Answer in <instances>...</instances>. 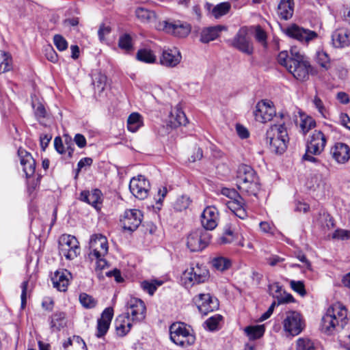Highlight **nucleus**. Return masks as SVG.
Instances as JSON below:
<instances>
[{"mask_svg":"<svg viewBox=\"0 0 350 350\" xmlns=\"http://www.w3.org/2000/svg\"><path fill=\"white\" fill-rule=\"evenodd\" d=\"M291 56L286 51H281L278 56V63L286 68L294 78L300 81L309 79L312 67L308 58L296 47L291 49Z\"/></svg>","mask_w":350,"mask_h":350,"instance_id":"nucleus-1","label":"nucleus"},{"mask_svg":"<svg viewBox=\"0 0 350 350\" xmlns=\"http://www.w3.org/2000/svg\"><path fill=\"white\" fill-rule=\"evenodd\" d=\"M347 323V311L344 306L336 303L327 308L323 316L321 323V330L331 334L338 329H342Z\"/></svg>","mask_w":350,"mask_h":350,"instance_id":"nucleus-2","label":"nucleus"},{"mask_svg":"<svg viewBox=\"0 0 350 350\" xmlns=\"http://www.w3.org/2000/svg\"><path fill=\"white\" fill-rule=\"evenodd\" d=\"M237 187L248 195L256 196L260 190L258 177L250 165H241L237 170Z\"/></svg>","mask_w":350,"mask_h":350,"instance_id":"nucleus-3","label":"nucleus"},{"mask_svg":"<svg viewBox=\"0 0 350 350\" xmlns=\"http://www.w3.org/2000/svg\"><path fill=\"white\" fill-rule=\"evenodd\" d=\"M265 140L271 152L278 154H283L289 140L286 128L283 124L271 125L267 131Z\"/></svg>","mask_w":350,"mask_h":350,"instance_id":"nucleus-4","label":"nucleus"},{"mask_svg":"<svg viewBox=\"0 0 350 350\" xmlns=\"http://www.w3.org/2000/svg\"><path fill=\"white\" fill-rule=\"evenodd\" d=\"M89 248V258L92 260H96V267L98 269H105L107 265L105 257L109 250L107 237L101 234H92L90 239Z\"/></svg>","mask_w":350,"mask_h":350,"instance_id":"nucleus-5","label":"nucleus"},{"mask_svg":"<svg viewBox=\"0 0 350 350\" xmlns=\"http://www.w3.org/2000/svg\"><path fill=\"white\" fill-rule=\"evenodd\" d=\"M170 337L176 345L185 349L193 345L196 341L191 328L182 322H176L170 325Z\"/></svg>","mask_w":350,"mask_h":350,"instance_id":"nucleus-6","label":"nucleus"},{"mask_svg":"<svg viewBox=\"0 0 350 350\" xmlns=\"http://www.w3.org/2000/svg\"><path fill=\"white\" fill-rule=\"evenodd\" d=\"M282 325L284 331L286 334L295 336L299 334L304 330L305 322L299 312L290 310L284 313Z\"/></svg>","mask_w":350,"mask_h":350,"instance_id":"nucleus-7","label":"nucleus"},{"mask_svg":"<svg viewBox=\"0 0 350 350\" xmlns=\"http://www.w3.org/2000/svg\"><path fill=\"white\" fill-rule=\"evenodd\" d=\"M208 278V271L205 267L192 265L183 272L181 281L186 288H189L194 284L203 283Z\"/></svg>","mask_w":350,"mask_h":350,"instance_id":"nucleus-8","label":"nucleus"},{"mask_svg":"<svg viewBox=\"0 0 350 350\" xmlns=\"http://www.w3.org/2000/svg\"><path fill=\"white\" fill-rule=\"evenodd\" d=\"M211 235L202 228L191 231L187 237V246L191 252H199L209 244Z\"/></svg>","mask_w":350,"mask_h":350,"instance_id":"nucleus-9","label":"nucleus"},{"mask_svg":"<svg viewBox=\"0 0 350 350\" xmlns=\"http://www.w3.org/2000/svg\"><path fill=\"white\" fill-rule=\"evenodd\" d=\"M59 253L67 260H73L80 253L79 243L75 237L63 234L59 239Z\"/></svg>","mask_w":350,"mask_h":350,"instance_id":"nucleus-10","label":"nucleus"},{"mask_svg":"<svg viewBox=\"0 0 350 350\" xmlns=\"http://www.w3.org/2000/svg\"><path fill=\"white\" fill-rule=\"evenodd\" d=\"M283 31L288 37L304 44H308L319 37L316 31L304 28L295 23L287 26Z\"/></svg>","mask_w":350,"mask_h":350,"instance_id":"nucleus-11","label":"nucleus"},{"mask_svg":"<svg viewBox=\"0 0 350 350\" xmlns=\"http://www.w3.org/2000/svg\"><path fill=\"white\" fill-rule=\"evenodd\" d=\"M150 185L149 181L142 175L133 178L129 184V189L131 193L139 200L146 199L150 191Z\"/></svg>","mask_w":350,"mask_h":350,"instance_id":"nucleus-12","label":"nucleus"},{"mask_svg":"<svg viewBox=\"0 0 350 350\" xmlns=\"http://www.w3.org/2000/svg\"><path fill=\"white\" fill-rule=\"evenodd\" d=\"M275 115V109L270 100H262L256 105L254 116L256 121L265 123L270 121Z\"/></svg>","mask_w":350,"mask_h":350,"instance_id":"nucleus-13","label":"nucleus"},{"mask_svg":"<svg viewBox=\"0 0 350 350\" xmlns=\"http://www.w3.org/2000/svg\"><path fill=\"white\" fill-rule=\"evenodd\" d=\"M193 300L199 311L204 315L219 308L218 299L209 293H200L196 296Z\"/></svg>","mask_w":350,"mask_h":350,"instance_id":"nucleus-14","label":"nucleus"},{"mask_svg":"<svg viewBox=\"0 0 350 350\" xmlns=\"http://www.w3.org/2000/svg\"><path fill=\"white\" fill-rule=\"evenodd\" d=\"M232 46L244 53L251 55L253 53V45L247 27L239 29L233 38Z\"/></svg>","mask_w":350,"mask_h":350,"instance_id":"nucleus-15","label":"nucleus"},{"mask_svg":"<svg viewBox=\"0 0 350 350\" xmlns=\"http://www.w3.org/2000/svg\"><path fill=\"white\" fill-rule=\"evenodd\" d=\"M161 25L165 32L179 38L187 36L191 31L189 24L180 21H165Z\"/></svg>","mask_w":350,"mask_h":350,"instance_id":"nucleus-16","label":"nucleus"},{"mask_svg":"<svg viewBox=\"0 0 350 350\" xmlns=\"http://www.w3.org/2000/svg\"><path fill=\"white\" fill-rule=\"evenodd\" d=\"M219 214L217 208L214 206L206 207L201 214L200 221L202 229L213 230L218 225Z\"/></svg>","mask_w":350,"mask_h":350,"instance_id":"nucleus-17","label":"nucleus"},{"mask_svg":"<svg viewBox=\"0 0 350 350\" xmlns=\"http://www.w3.org/2000/svg\"><path fill=\"white\" fill-rule=\"evenodd\" d=\"M126 315L132 317V320L142 321L146 317V308L144 302L140 299L131 297L126 304Z\"/></svg>","mask_w":350,"mask_h":350,"instance_id":"nucleus-18","label":"nucleus"},{"mask_svg":"<svg viewBox=\"0 0 350 350\" xmlns=\"http://www.w3.org/2000/svg\"><path fill=\"white\" fill-rule=\"evenodd\" d=\"M327 143V138L320 131H313L308 137L306 149L314 154H321Z\"/></svg>","mask_w":350,"mask_h":350,"instance_id":"nucleus-19","label":"nucleus"},{"mask_svg":"<svg viewBox=\"0 0 350 350\" xmlns=\"http://www.w3.org/2000/svg\"><path fill=\"white\" fill-rule=\"evenodd\" d=\"M143 215L139 210H126L120 220L122 227L125 230L130 232L135 231L140 225L142 221Z\"/></svg>","mask_w":350,"mask_h":350,"instance_id":"nucleus-20","label":"nucleus"},{"mask_svg":"<svg viewBox=\"0 0 350 350\" xmlns=\"http://www.w3.org/2000/svg\"><path fill=\"white\" fill-rule=\"evenodd\" d=\"M180 52L176 48L163 49L159 57L161 65L167 68H174L181 62Z\"/></svg>","mask_w":350,"mask_h":350,"instance_id":"nucleus-21","label":"nucleus"},{"mask_svg":"<svg viewBox=\"0 0 350 350\" xmlns=\"http://www.w3.org/2000/svg\"><path fill=\"white\" fill-rule=\"evenodd\" d=\"M330 154L338 163H346L350 159V147L347 144L337 142L331 148Z\"/></svg>","mask_w":350,"mask_h":350,"instance_id":"nucleus-22","label":"nucleus"},{"mask_svg":"<svg viewBox=\"0 0 350 350\" xmlns=\"http://www.w3.org/2000/svg\"><path fill=\"white\" fill-rule=\"evenodd\" d=\"M18 155L20 158L21 165L27 178L32 176L36 170V162L30 153L25 150L19 148Z\"/></svg>","mask_w":350,"mask_h":350,"instance_id":"nucleus-23","label":"nucleus"},{"mask_svg":"<svg viewBox=\"0 0 350 350\" xmlns=\"http://www.w3.org/2000/svg\"><path fill=\"white\" fill-rule=\"evenodd\" d=\"M71 278V273L68 270H57L51 277L53 286L59 291L65 292L67 290Z\"/></svg>","mask_w":350,"mask_h":350,"instance_id":"nucleus-24","label":"nucleus"},{"mask_svg":"<svg viewBox=\"0 0 350 350\" xmlns=\"http://www.w3.org/2000/svg\"><path fill=\"white\" fill-rule=\"evenodd\" d=\"M332 44L335 48H344L350 45V32L345 28L336 29L332 34Z\"/></svg>","mask_w":350,"mask_h":350,"instance_id":"nucleus-25","label":"nucleus"},{"mask_svg":"<svg viewBox=\"0 0 350 350\" xmlns=\"http://www.w3.org/2000/svg\"><path fill=\"white\" fill-rule=\"evenodd\" d=\"M133 320L129 315L120 314L115 321L116 334L119 336H126L133 326Z\"/></svg>","mask_w":350,"mask_h":350,"instance_id":"nucleus-26","label":"nucleus"},{"mask_svg":"<svg viewBox=\"0 0 350 350\" xmlns=\"http://www.w3.org/2000/svg\"><path fill=\"white\" fill-rule=\"evenodd\" d=\"M228 208L234 215L240 219H244L247 217V213L245 208V202L240 196L239 199H234L226 202Z\"/></svg>","mask_w":350,"mask_h":350,"instance_id":"nucleus-27","label":"nucleus"},{"mask_svg":"<svg viewBox=\"0 0 350 350\" xmlns=\"http://www.w3.org/2000/svg\"><path fill=\"white\" fill-rule=\"evenodd\" d=\"M60 350H87V347L80 336H72L63 342Z\"/></svg>","mask_w":350,"mask_h":350,"instance_id":"nucleus-28","label":"nucleus"},{"mask_svg":"<svg viewBox=\"0 0 350 350\" xmlns=\"http://www.w3.org/2000/svg\"><path fill=\"white\" fill-rule=\"evenodd\" d=\"M294 3L293 0H281L278 6V14L284 19L291 18L293 14Z\"/></svg>","mask_w":350,"mask_h":350,"instance_id":"nucleus-29","label":"nucleus"},{"mask_svg":"<svg viewBox=\"0 0 350 350\" xmlns=\"http://www.w3.org/2000/svg\"><path fill=\"white\" fill-rule=\"evenodd\" d=\"M100 197L101 192L99 189H94L91 192L84 191L81 193L80 200L97 208L98 204L100 203Z\"/></svg>","mask_w":350,"mask_h":350,"instance_id":"nucleus-30","label":"nucleus"},{"mask_svg":"<svg viewBox=\"0 0 350 350\" xmlns=\"http://www.w3.org/2000/svg\"><path fill=\"white\" fill-rule=\"evenodd\" d=\"M187 122V119L182 110L174 109L171 111L169 119V124L171 127L176 128L180 125H185Z\"/></svg>","mask_w":350,"mask_h":350,"instance_id":"nucleus-31","label":"nucleus"},{"mask_svg":"<svg viewBox=\"0 0 350 350\" xmlns=\"http://www.w3.org/2000/svg\"><path fill=\"white\" fill-rule=\"evenodd\" d=\"M144 126L143 116L137 112H133L129 115L127 119V129L132 133L137 132Z\"/></svg>","mask_w":350,"mask_h":350,"instance_id":"nucleus-32","label":"nucleus"},{"mask_svg":"<svg viewBox=\"0 0 350 350\" xmlns=\"http://www.w3.org/2000/svg\"><path fill=\"white\" fill-rule=\"evenodd\" d=\"M221 30V27L218 25L215 27H211L204 29L202 31L200 40L204 43H207L210 41L215 40Z\"/></svg>","mask_w":350,"mask_h":350,"instance_id":"nucleus-33","label":"nucleus"},{"mask_svg":"<svg viewBox=\"0 0 350 350\" xmlns=\"http://www.w3.org/2000/svg\"><path fill=\"white\" fill-rule=\"evenodd\" d=\"M244 331L249 340H254L263 336L265 328L263 325H250L246 327Z\"/></svg>","mask_w":350,"mask_h":350,"instance_id":"nucleus-34","label":"nucleus"},{"mask_svg":"<svg viewBox=\"0 0 350 350\" xmlns=\"http://www.w3.org/2000/svg\"><path fill=\"white\" fill-rule=\"evenodd\" d=\"M135 15L142 23H152L156 18L154 12L142 7H139L135 10Z\"/></svg>","mask_w":350,"mask_h":350,"instance_id":"nucleus-35","label":"nucleus"},{"mask_svg":"<svg viewBox=\"0 0 350 350\" xmlns=\"http://www.w3.org/2000/svg\"><path fill=\"white\" fill-rule=\"evenodd\" d=\"M223 320V317L221 314H215L209 317L204 323V327L206 329L214 332L220 328L221 322Z\"/></svg>","mask_w":350,"mask_h":350,"instance_id":"nucleus-36","label":"nucleus"},{"mask_svg":"<svg viewBox=\"0 0 350 350\" xmlns=\"http://www.w3.org/2000/svg\"><path fill=\"white\" fill-rule=\"evenodd\" d=\"M66 325V314L64 312H59L55 313L51 321V327L53 329L59 330Z\"/></svg>","mask_w":350,"mask_h":350,"instance_id":"nucleus-37","label":"nucleus"},{"mask_svg":"<svg viewBox=\"0 0 350 350\" xmlns=\"http://www.w3.org/2000/svg\"><path fill=\"white\" fill-rule=\"evenodd\" d=\"M137 59L139 61L151 64L156 61V56L151 50L143 49L138 51L137 53Z\"/></svg>","mask_w":350,"mask_h":350,"instance_id":"nucleus-38","label":"nucleus"},{"mask_svg":"<svg viewBox=\"0 0 350 350\" xmlns=\"http://www.w3.org/2000/svg\"><path fill=\"white\" fill-rule=\"evenodd\" d=\"M231 8V5L228 2H223L215 5L212 10V14L215 18L220 17L228 14Z\"/></svg>","mask_w":350,"mask_h":350,"instance_id":"nucleus-39","label":"nucleus"},{"mask_svg":"<svg viewBox=\"0 0 350 350\" xmlns=\"http://www.w3.org/2000/svg\"><path fill=\"white\" fill-rule=\"evenodd\" d=\"M163 282L159 280H144L141 282L140 286L142 288L147 292L149 295H152L157 287L162 285Z\"/></svg>","mask_w":350,"mask_h":350,"instance_id":"nucleus-40","label":"nucleus"},{"mask_svg":"<svg viewBox=\"0 0 350 350\" xmlns=\"http://www.w3.org/2000/svg\"><path fill=\"white\" fill-rule=\"evenodd\" d=\"M317 63L327 70L331 66L330 58L328 54L323 50H320L317 52Z\"/></svg>","mask_w":350,"mask_h":350,"instance_id":"nucleus-41","label":"nucleus"},{"mask_svg":"<svg viewBox=\"0 0 350 350\" xmlns=\"http://www.w3.org/2000/svg\"><path fill=\"white\" fill-rule=\"evenodd\" d=\"M12 68V59L10 55L5 52L0 53V73H3Z\"/></svg>","mask_w":350,"mask_h":350,"instance_id":"nucleus-42","label":"nucleus"},{"mask_svg":"<svg viewBox=\"0 0 350 350\" xmlns=\"http://www.w3.org/2000/svg\"><path fill=\"white\" fill-rule=\"evenodd\" d=\"M231 265V262L229 259L220 256L215 258L213 260V266L217 270L224 271L228 269Z\"/></svg>","mask_w":350,"mask_h":350,"instance_id":"nucleus-43","label":"nucleus"},{"mask_svg":"<svg viewBox=\"0 0 350 350\" xmlns=\"http://www.w3.org/2000/svg\"><path fill=\"white\" fill-rule=\"evenodd\" d=\"M296 350H316L314 342L308 338H300L297 340Z\"/></svg>","mask_w":350,"mask_h":350,"instance_id":"nucleus-44","label":"nucleus"},{"mask_svg":"<svg viewBox=\"0 0 350 350\" xmlns=\"http://www.w3.org/2000/svg\"><path fill=\"white\" fill-rule=\"evenodd\" d=\"M79 301L81 305L86 308H93L97 304V301L86 293L80 294Z\"/></svg>","mask_w":350,"mask_h":350,"instance_id":"nucleus-45","label":"nucleus"},{"mask_svg":"<svg viewBox=\"0 0 350 350\" xmlns=\"http://www.w3.org/2000/svg\"><path fill=\"white\" fill-rule=\"evenodd\" d=\"M189 204V198L187 196H182L176 199L174 204V208L178 211H182L187 209Z\"/></svg>","mask_w":350,"mask_h":350,"instance_id":"nucleus-46","label":"nucleus"},{"mask_svg":"<svg viewBox=\"0 0 350 350\" xmlns=\"http://www.w3.org/2000/svg\"><path fill=\"white\" fill-rule=\"evenodd\" d=\"M118 45L122 49L126 51H130L133 48L131 37L126 33L121 36L119 38Z\"/></svg>","mask_w":350,"mask_h":350,"instance_id":"nucleus-47","label":"nucleus"},{"mask_svg":"<svg viewBox=\"0 0 350 350\" xmlns=\"http://www.w3.org/2000/svg\"><path fill=\"white\" fill-rule=\"evenodd\" d=\"M254 37L257 42H258L263 46H267V36L265 30L259 25L255 27Z\"/></svg>","mask_w":350,"mask_h":350,"instance_id":"nucleus-48","label":"nucleus"},{"mask_svg":"<svg viewBox=\"0 0 350 350\" xmlns=\"http://www.w3.org/2000/svg\"><path fill=\"white\" fill-rule=\"evenodd\" d=\"M53 43L59 51L67 49L68 44L66 39L59 34H56L53 37Z\"/></svg>","mask_w":350,"mask_h":350,"instance_id":"nucleus-49","label":"nucleus"},{"mask_svg":"<svg viewBox=\"0 0 350 350\" xmlns=\"http://www.w3.org/2000/svg\"><path fill=\"white\" fill-rule=\"evenodd\" d=\"M110 323L107 322L105 321L101 320L100 319L98 320L97 323V334L96 336L98 337H102L104 336L107 332L108 331V329L109 327Z\"/></svg>","mask_w":350,"mask_h":350,"instance_id":"nucleus-50","label":"nucleus"},{"mask_svg":"<svg viewBox=\"0 0 350 350\" xmlns=\"http://www.w3.org/2000/svg\"><path fill=\"white\" fill-rule=\"evenodd\" d=\"M316 125L314 120L312 118H306L303 120L300 126L304 133L306 134L308 133L312 128H314Z\"/></svg>","mask_w":350,"mask_h":350,"instance_id":"nucleus-51","label":"nucleus"},{"mask_svg":"<svg viewBox=\"0 0 350 350\" xmlns=\"http://www.w3.org/2000/svg\"><path fill=\"white\" fill-rule=\"evenodd\" d=\"M44 54L49 61L53 63L57 62V54L51 45L45 46Z\"/></svg>","mask_w":350,"mask_h":350,"instance_id":"nucleus-52","label":"nucleus"},{"mask_svg":"<svg viewBox=\"0 0 350 350\" xmlns=\"http://www.w3.org/2000/svg\"><path fill=\"white\" fill-rule=\"evenodd\" d=\"M221 193L228 198L229 200H232L235 198L239 199L241 196L235 189L229 188H223L221 190Z\"/></svg>","mask_w":350,"mask_h":350,"instance_id":"nucleus-53","label":"nucleus"},{"mask_svg":"<svg viewBox=\"0 0 350 350\" xmlns=\"http://www.w3.org/2000/svg\"><path fill=\"white\" fill-rule=\"evenodd\" d=\"M34 113L38 119L44 118L46 114L44 105L41 103L33 104Z\"/></svg>","mask_w":350,"mask_h":350,"instance_id":"nucleus-54","label":"nucleus"},{"mask_svg":"<svg viewBox=\"0 0 350 350\" xmlns=\"http://www.w3.org/2000/svg\"><path fill=\"white\" fill-rule=\"evenodd\" d=\"M317 155V154H314L312 152H310L308 151V149H306V153L303 155L302 159L305 161L314 163L316 165H319L321 163L318 158L314 157Z\"/></svg>","mask_w":350,"mask_h":350,"instance_id":"nucleus-55","label":"nucleus"},{"mask_svg":"<svg viewBox=\"0 0 350 350\" xmlns=\"http://www.w3.org/2000/svg\"><path fill=\"white\" fill-rule=\"evenodd\" d=\"M291 287L293 291L298 293L300 295H304L306 293L304 283L301 281H291Z\"/></svg>","mask_w":350,"mask_h":350,"instance_id":"nucleus-56","label":"nucleus"},{"mask_svg":"<svg viewBox=\"0 0 350 350\" xmlns=\"http://www.w3.org/2000/svg\"><path fill=\"white\" fill-rule=\"evenodd\" d=\"M334 239L346 240L350 239V230L339 229L336 230L333 234Z\"/></svg>","mask_w":350,"mask_h":350,"instance_id":"nucleus-57","label":"nucleus"},{"mask_svg":"<svg viewBox=\"0 0 350 350\" xmlns=\"http://www.w3.org/2000/svg\"><path fill=\"white\" fill-rule=\"evenodd\" d=\"M106 81V77L104 75H99L98 78H96L93 81V84L95 88H97L99 91H103L105 88Z\"/></svg>","mask_w":350,"mask_h":350,"instance_id":"nucleus-58","label":"nucleus"},{"mask_svg":"<svg viewBox=\"0 0 350 350\" xmlns=\"http://www.w3.org/2000/svg\"><path fill=\"white\" fill-rule=\"evenodd\" d=\"M27 286H28V281L23 282V283L21 284L22 292H21V308H24L26 305Z\"/></svg>","mask_w":350,"mask_h":350,"instance_id":"nucleus-59","label":"nucleus"},{"mask_svg":"<svg viewBox=\"0 0 350 350\" xmlns=\"http://www.w3.org/2000/svg\"><path fill=\"white\" fill-rule=\"evenodd\" d=\"M113 316V310L112 308H107L101 314L100 319L111 323Z\"/></svg>","mask_w":350,"mask_h":350,"instance_id":"nucleus-60","label":"nucleus"},{"mask_svg":"<svg viewBox=\"0 0 350 350\" xmlns=\"http://www.w3.org/2000/svg\"><path fill=\"white\" fill-rule=\"evenodd\" d=\"M313 104L314 105L315 107L318 109L319 112L321 115L325 116V109L324 107L323 101L319 97H318L317 96H314L313 99Z\"/></svg>","mask_w":350,"mask_h":350,"instance_id":"nucleus-61","label":"nucleus"},{"mask_svg":"<svg viewBox=\"0 0 350 350\" xmlns=\"http://www.w3.org/2000/svg\"><path fill=\"white\" fill-rule=\"evenodd\" d=\"M74 142L80 148H84L87 144L85 137L82 134L80 133H77L75 135L74 137Z\"/></svg>","mask_w":350,"mask_h":350,"instance_id":"nucleus-62","label":"nucleus"},{"mask_svg":"<svg viewBox=\"0 0 350 350\" xmlns=\"http://www.w3.org/2000/svg\"><path fill=\"white\" fill-rule=\"evenodd\" d=\"M167 193V189L166 187H161L158 189L157 196L155 197V200L157 203H162L164 198L165 197Z\"/></svg>","mask_w":350,"mask_h":350,"instance_id":"nucleus-63","label":"nucleus"},{"mask_svg":"<svg viewBox=\"0 0 350 350\" xmlns=\"http://www.w3.org/2000/svg\"><path fill=\"white\" fill-rule=\"evenodd\" d=\"M260 230L266 233L273 234L274 226L267 221H262L260 223Z\"/></svg>","mask_w":350,"mask_h":350,"instance_id":"nucleus-64","label":"nucleus"}]
</instances>
